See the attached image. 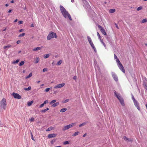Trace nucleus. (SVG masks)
Wrapping results in <instances>:
<instances>
[{"mask_svg":"<svg viewBox=\"0 0 147 147\" xmlns=\"http://www.w3.org/2000/svg\"><path fill=\"white\" fill-rule=\"evenodd\" d=\"M60 9L61 13L65 18H66L68 17L70 20H72L70 15L63 6L60 5Z\"/></svg>","mask_w":147,"mask_h":147,"instance_id":"1","label":"nucleus"},{"mask_svg":"<svg viewBox=\"0 0 147 147\" xmlns=\"http://www.w3.org/2000/svg\"><path fill=\"white\" fill-rule=\"evenodd\" d=\"M0 107L1 109L5 110L7 107V102L5 98H3L0 102Z\"/></svg>","mask_w":147,"mask_h":147,"instance_id":"2","label":"nucleus"},{"mask_svg":"<svg viewBox=\"0 0 147 147\" xmlns=\"http://www.w3.org/2000/svg\"><path fill=\"white\" fill-rule=\"evenodd\" d=\"M57 37V36L55 33L53 32H51L47 36V38L48 40H49L52 38H56Z\"/></svg>","mask_w":147,"mask_h":147,"instance_id":"3","label":"nucleus"},{"mask_svg":"<svg viewBox=\"0 0 147 147\" xmlns=\"http://www.w3.org/2000/svg\"><path fill=\"white\" fill-rule=\"evenodd\" d=\"M56 101V100H52L50 102V105H51V107H55L58 106L59 104V102H55Z\"/></svg>","mask_w":147,"mask_h":147,"instance_id":"4","label":"nucleus"},{"mask_svg":"<svg viewBox=\"0 0 147 147\" xmlns=\"http://www.w3.org/2000/svg\"><path fill=\"white\" fill-rule=\"evenodd\" d=\"M118 65V66L119 67V68L121 69V70L123 72V73L125 72V70L124 69L121 64V63L120 62V61L119 63H117Z\"/></svg>","mask_w":147,"mask_h":147,"instance_id":"5","label":"nucleus"},{"mask_svg":"<svg viewBox=\"0 0 147 147\" xmlns=\"http://www.w3.org/2000/svg\"><path fill=\"white\" fill-rule=\"evenodd\" d=\"M13 97L15 98H17L18 99H20L22 98V97L19 94L16 93L14 92H13L12 94Z\"/></svg>","mask_w":147,"mask_h":147,"instance_id":"6","label":"nucleus"},{"mask_svg":"<svg viewBox=\"0 0 147 147\" xmlns=\"http://www.w3.org/2000/svg\"><path fill=\"white\" fill-rule=\"evenodd\" d=\"M98 27L100 29L101 32L104 35H106L107 34L104 28L100 25H98Z\"/></svg>","mask_w":147,"mask_h":147,"instance_id":"7","label":"nucleus"},{"mask_svg":"<svg viewBox=\"0 0 147 147\" xmlns=\"http://www.w3.org/2000/svg\"><path fill=\"white\" fill-rule=\"evenodd\" d=\"M65 85V84L64 83L57 84L54 87V88L56 89L57 88H60L63 87Z\"/></svg>","mask_w":147,"mask_h":147,"instance_id":"8","label":"nucleus"},{"mask_svg":"<svg viewBox=\"0 0 147 147\" xmlns=\"http://www.w3.org/2000/svg\"><path fill=\"white\" fill-rule=\"evenodd\" d=\"M114 94L115 96L117 98L118 100H121L123 98L121 97L120 94H118L116 92H114Z\"/></svg>","mask_w":147,"mask_h":147,"instance_id":"9","label":"nucleus"},{"mask_svg":"<svg viewBox=\"0 0 147 147\" xmlns=\"http://www.w3.org/2000/svg\"><path fill=\"white\" fill-rule=\"evenodd\" d=\"M57 135L54 134H50L48 135V137L49 138H51L55 137Z\"/></svg>","mask_w":147,"mask_h":147,"instance_id":"10","label":"nucleus"},{"mask_svg":"<svg viewBox=\"0 0 147 147\" xmlns=\"http://www.w3.org/2000/svg\"><path fill=\"white\" fill-rule=\"evenodd\" d=\"M134 102L135 105L137 107L138 109L139 110H140V108L138 102L136 100L134 101Z\"/></svg>","mask_w":147,"mask_h":147,"instance_id":"11","label":"nucleus"},{"mask_svg":"<svg viewBox=\"0 0 147 147\" xmlns=\"http://www.w3.org/2000/svg\"><path fill=\"white\" fill-rule=\"evenodd\" d=\"M112 75L113 77L114 80L116 81H118V78L117 76L115 74H113Z\"/></svg>","mask_w":147,"mask_h":147,"instance_id":"12","label":"nucleus"},{"mask_svg":"<svg viewBox=\"0 0 147 147\" xmlns=\"http://www.w3.org/2000/svg\"><path fill=\"white\" fill-rule=\"evenodd\" d=\"M69 128H70V127H69V125H68L64 126L62 129V130L63 131H65V130L68 129Z\"/></svg>","mask_w":147,"mask_h":147,"instance_id":"13","label":"nucleus"},{"mask_svg":"<svg viewBox=\"0 0 147 147\" xmlns=\"http://www.w3.org/2000/svg\"><path fill=\"white\" fill-rule=\"evenodd\" d=\"M11 47V45H7L5 46L3 48L4 49L7 50L8 49Z\"/></svg>","mask_w":147,"mask_h":147,"instance_id":"14","label":"nucleus"},{"mask_svg":"<svg viewBox=\"0 0 147 147\" xmlns=\"http://www.w3.org/2000/svg\"><path fill=\"white\" fill-rule=\"evenodd\" d=\"M114 57L115 59H116V61L117 63H119L120 61L119 59L117 58V56L115 54H114Z\"/></svg>","mask_w":147,"mask_h":147,"instance_id":"15","label":"nucleus"},{"mask_svg":"<svg viewBox=\"0 0 147 147\" xmlns=\"http://www.w3.org/2000/svg\"><path fill=\"white\" fill-rule=\"evenodd\" d=\"M90 45L91 46V47L92 48V49H94V51L95 52H96V49L93 43L92 42V43L90 44Z\"/></svg>","mask_w":147,"mask_h":147,"instance_id":"16","label":"nucleus"},{"mask_svg":"<svg viewBox=\"0 0 147 147\" xmlns=\"http://www.w3.org/2000/svg\"><path fill=\"white\" fill-rule=\"evenodd\" d=\"M119 101L121 104L123 106H124V101L123 100V98L121 100H119Z\"/></svg>","mask_w":147,"mask_h":147,"instance_id":"17","label":"nucleus"},{"mask_svg":"<svg viewBox=\"0 0 147 147\" xmlns=\"http://www.w3.org/2000/svg\"><path fill=\"white\" fill-rule=\"evenodd\" d=\"M76 123H72L70 124H69V125L70 128L73 127L74 126L76 125Z\"/></svg>","mask_w":147,"mask_h":147,"instance_id":"18","label":"nucleus"},{"mask_svg":"<svg viewBox=\"0 0 147 147\" xmlns=\"http://www.w3.org/2000/svg\"><path fill=\"white\" fill-rule=\"evenodd\" d=\"M67 108H63L62 109L60 110V112L63 113L67 111Z\"/></svg>","mask_w":147,"mask_h":147,"instance_id":"19","label":"nucleus"},{"mask_svg":"<svg viewBox=\"0 0 147 147\" xmlns=\"http://www.w3.org/2000/svg\"><path fill=\"white\" fill-rule=\"evenodd\" d=\"M115 9H110L109 10V12L110 13H112L115 12Z\"/></svg>","mask_w":147,"mask_h":147,"instance_id":"20","label":"nucleus"},{"mask_svg":"<svg viewBox=\"0 0 147 147\" xmlns=\"http://www.w3.org/2000/svg\"><path fill=\"white\" fill-rule=\"evenodd\" d=\"M54 128L53 127H49L48 128V129L46 130V131H51Z\"/></svg>","mask_w":147,"mask_h":147,"instance_id":"21","label":"nucleus"},{"mask_svg":"<svg viewBox=\"0 0 147 147\" xmlns=\"http://www.w3.org/2000/svg\"><path fill=\"white\" fill-rule=\"evenodd\" d=\"M33 102V101L32 100L30 102H28L27 103V105L28 106H30L32 104Z\"/></svg>","mask_w":147,"mask_h":147,"instance_id":"22","label":"nucleus"},{"mask_svg":"<svg viewBox=\"0 0 147 147\" xmlns=\"http://www.w3.org/2000/svg\"><path fill=\"white\" fill-rule=\"evenodd\" d=\"M40 49H41V48L40 47H37L35 48H34L33 49V51H36L40 50Z\"/></svg>","mask_w":147,"mask_h":147,"instance_id":"23","label":"nucleus"},{"mask_svg":"<svg viewBox=\"0 0 147 147\" xmlns=\"http://www.w3.org/2000/svg\"><path fill=\"white\" fill-rule=\"evenodd\" d=\"M31 89V86H29L28 88H24V89L25 90L29 91Z\"/></svg>","mask_w":147,"mask_h":147,"instance_id":"24","label":"nucleus"},{"mask_svg":"<svg viewBox=\"0 0 147 147\" xmlns=\"http://www.w3.org/2000/svg\"><path fill=\"white\" fill-rule=\"evenodd\" d=\"M32 73H30V74H29V75H28V76H26V79H27L29 78H30V77H31L32 76Z\"/></svg>","mask_w":147,"mask_h":147,"instance_id":"25","label":"nucleus"},{"mask_svg":"<svg viewBox=\"0 0 147 147\" xmlns=\"http://www.w3.org/2000/svg\"><path fill=\"white\" fill-rule=\"evenodd\" d=\"M48 110H49V108H47L46 109L42 110L41 111L42 113H45L46 111Z\"/></svg>","mask_w":147,"mask_h":147,"instance_id":"26","label":"nucleus"},{"mask_svg":"<svg viewBox=\"0 0 147 147\" xmlns=\"http://www.w3.org/2000/svg\"><path fill=\"white\" fill-rule=\"evenodd\" d=\"M50 54H47L44 56V58H47L49 57L50 56Z\"/></svg>","mask_w":147,"mask_h":147,"instance_id":"27","label":"nucleus"},{"mask_svg":"<svg viewBox=\"0 0 147 147\" xmlns=\"http://www.w3.org/2000/svg\"><path fill=\"white\" fill-rule=\"evenodd\" d=\"M39 62V58L38 57H37L35 59V62H34L35 63H38Z\"/></svg>","mask_w":147,"mask_h":147,"instance_id":"28","label":"nucleus"},{"mask_svg":"<svg viewBox=\"0 0 147 147\" xmlns=\"http://www.w3.org/2000/svg\"><path fill=\"white\" fill-rule=\"evenodd\" d=\"M146 22H147V19H144L142 20V23H144Z\"/></svg>","mask_w":147,"mask_h":147,"instance_id":"29","label":"nucleus"},{"mask_svg":"<svg viewBox=\"0 0 147 147\" xmlns=\"http://www.w3.org/2000/svg\"><path fill=\"white\" fill-rule=\"evenodd\" d=\"M86 123H82V124H80L79 125V126L80 127H81L84 126V125H86Z\"/></svg>","mask_w":147,"mask_h":147,"instance_id":"30","label":"nucleus"},{"mask_svg":"<svg viewBox=\"0 0 147 147\" xmlns=\"http://www.w3.org/2000/svg\"><path fill=\"white\" fill-rule=\"evenodd\" d=\"M24 64V62L23 61H21L19 64V65L20 66H22Z\"/></svg>","mask_w":147,"mask_h":147,"instance_id":"31","label":"nucleus"},{"mask_svg":"<svg viewBox=\"0 0 147 147\" xmlns=\"http://www.w3.org/2000/svg\"><path fill=\"white\" fill-rule=\"evenodd\" d=\"M61 63H62L61 60H60L57 63V65H60L61 64Z\"/></svg>","mask_w":147,"mask_h":147,"instance_id":"32","label":"nucleus"},{"mask_svg":"<svg viewBox=\"0 0 147 147\" xmlns=\"http://www.w3.org/2000/svg\"><path fill=\"white\" fill-rule=\"evenodd\" d=\"M25 35V33H23L22 34H20L19 36V37H22V36H24Z\"/></svg>","mask_w":147,"mask_h":147,"instance_id":"33","label":"nucleus"},{"mask_svg":"<svg viewBox=\"0 0 147 147\" xmlns=\"http://www.w3.org/2000/svg\"><path fill=\"white\" fill-rule=\"evenodd\" d=\"M142 9V7L141 6H140L137 8V10L138 11L139 10H141Z\"/></svg>","mask_w":147,"mask_h":147,"instance_id":"34","label":"nucleus"},{"mask_svg":"<svg viewBox=\"0 0 147 147\" xmlns=\"http://www.w3.org/2000/svg\"><path fill=\"white\" fill-rule=\"evenodd\" d=\"M63 144L64 145H66L69 144V142L68 141H66L63 142Z\"/></svg>","mask_w":147,"mask_h":147,"instance_id":"35","label":"nucleus"},{"mask_svg":"<svg viewBox=\"0 0 147 147\" xmlns=\"http://www.w3.org/2000/svg\"><path fill=\"white\" fill-rule=\"evenodd\" d=\"M79 133V131H76L75 133L74 134V136H77Z\"/></svg>","mask_w":147,"mask_h":147,"instance_id":"36","label":"nucleus"},{"mask_svg":"<svg viewBox=\"0 0 147 147\" xmlns=\"http://www.w3.org/2000/svg\"><path fill=\"white\" fill-rule=\"evenodd\" d=\"M19 61V59L16 60L15 61H14L13 62V63H18Z\"/></svg>","mask_w":147,"mask_h":147,"instance_id":"37","label":"nucleus"},{"mask_svg":"<svg viewBox=\"0 0 147 147\" xmlns=\"http://www.w3.org/2000/svg\"><path fill=\"white\" fill-rule=\"evenodd\" d=\"M97 34L99 39H100L101 38V37L100 36L99 33L98 32H97Z\"/></svg>","mask_w":147,"mask_h":147,"instance_id":"38","label":"nucleus"},{"mask_svg":"<svg viewBox=\"0 0 147 147\" xmlns=\"http://www.w3.org/2000/svg\"><path fill=\"white\" fill-rule=\"evenodd\" d=\"M144 88L147 90V85L146 84H144Z\"/></svg>","mask_w":147,"mask_h":147,"instance_id":"39","label":"nucleus"},{"mask_svg":"<svg viewBox=\"0 0 147 147\" xmlns=\"http://www.w3.org/2000/svg\"><path fill=\"white\" fill-rule=\"evenodd\" d=\"M123 139L125 140H129L128 138H127L126 136H124L123 137Z\"/></svg>","mask_w":147,"mask_h":147,"instance_id":"40","label":"nucleus"},{"mask_svg":"<svg viewBox=\"0 0 147 147\" xmlns=\"http://www.w3.org/2000/svg\"><path fill=\"white\" fill-rule=\"evenodd\" d=\"M50 88H47L45 90V91L46 92H48L50 90Z\"/></svg>","mask_w":147,"mask_h":147,"instance_id":"41","label":"nucleus"},{"mask_svg":"<svg viewBox=\"0 0 147 147\" xmlns=\"http://www.w3.org/2000/svg\"><path fill=\"white\" fill-rule=\"evenodd\" d=\"M69 101V99H66L64 101V102H63V103H66V102Z\"/></svg>","mask_w":147,"mask_h":147,"instance_id":"42","label":"nucleus"},{"mask_svg":"<svg viewBox=\"0 0 147 147\" xmlns=\"http://www.w3.org/2000/svg\"><path fill=\"white\" fill-rule=\"evenodd\" d=\"M44 104L43 103L41 104L39 106V108H41L42 107L44 106Z\"/></svg>","mask_w":147,"mask_h":147,"instance_id":"43","label":"nucleus"},{"mask_svg":"<svg viewBox=\"0 0 147 147\" xmlns=\"http://www.w3.org/2000/svg\"><path fill=\"white\" fill-rule=\"evenodd\" d=\"M31 139L33 140L34 141V139L33 137V135L31 132Z\"/></svg>","mask_w":147,"mask_h":147,"instance_id":"44","label":"nucleus"},{"mask_svg":"<svg viewBox=\"0 0 147 147\" xmlns=\"http://www.w3.org/2000/svg\"><path fill=\"white\" fill-rule=\"evenodd\" d=\"M19 24H21L23 23V22L22 21H20L19 22Z\"/></svg>","mask_w":147,"mask_h":147,"instance_id":"45","label":"nucleus"},{"mask_svg":"<svg viewBox=\"0 0 147 147\" xmlns=\"http://www.w3.org/2000/svg\"><path fill=\"white\" fill-rule=\"evenodd\" d=\"M87 38H88V41L91 40V39L90 37L88 36Z\"/></svg>","mask_w":147,"mask_h":147,"instance_id":"46","label":"nucleus"},{"mask_svg":"<svg viewBox=\"0 0 147 147\" xmlns=\"http://www.w3.org/2000/svg\"><path fill=\"white\" fill-rule=\"evenodd\" d=\"M48 102V100H45V101L43 103H44V104L45 105V104H46Z\"/></svg>","mask_w":147,"mask_h":147,"instance_id":"47","label":"nucleus"},{"mask_svg":"<svg viewBox=\"0 0 147 147\" xmlns=\"http://www.w3.org/2000/svg\"><path fill=\"white\" fill-rule=\"evenodd\" d=\"M30 120L31 121H33L34 120V118H32L30 119Z\"/></svg>","mask_w":147,"mask_h":147,"instance_id":"48","label":"nucleus"},{"mask_svg":"<svg viewBox=\"0 0 147 147\" xmlns=\"http://www.w3.org/2000/svg\"><path fill=\"white\" fill-rule=\"evenodd\" d=\"M47 69L46 68H44V69H43V71L45 72V71H47Z\"/></svg>","mask_w":147,"mask_h":147,"instance_id":"49","label":"nucleus"},{"mask_svg":"<svg viewBox=\"0 0 147 147\" xmlns=\"http://www.w3.org/2000/svg\"><path fill=\"white\" fill-rule=\"evenodd\" d=\"M21 42V40H18L17 42H16V43L17 44H19Z\"/></svg>","mask_w":147,"mask_h":147,"instance_id":"50","label":"nucleus"},{"mask_svg":"<svg viewBox=\"0 0 147 147\" xmlns=\"http://www.w3.org/2000/svg\"><path fill=\"white\" fill-rule=\"evenodd\" d=\"M132 99L133 100H134V102L136 100H135V98H134V97L133 96H132Z\"/></svg>","mask_w":147,"mask_h":147,"instance_id":"51","label":"nucleus"},{"mask_svg":"<svg viewBox=\"0 0 147 147\" xmlns=\"http://www.w3.org/2000/svg\"><path fill=\"white\" fill-rule=\"evenodd\" d=\"M100 40V41L102 43L103 42V40L102 39H101V38H100V39H99Z\"/></svg>","mask_w":147,"mask_h":147,"instance_id":"52","label":"nucleus"},{"mask_svg":"<svg viewBox=\"0 0 147 147\" xmlns=\"http://www.w3.org/2000/svg\"><path fill=\"white\" fill-rule=\"evenodd\" d=\"M88 42H89L90 44H91L92 43V40L88 41Z\"/></svg>","mask_w":147,"mask_h":147,"instance_id":"53","label":"nucleus"},{"mask_svg":"<svg viewBox=\"0 0 147 147\" xmlns=\"http://www.w3.org/2000/svg\"><path fill=\"white\" fill-rule=\"evenodd\" d=\"M73 79L74 80H76V76H74V77Z\"/></svg>","mask_w":147,"mask_h":147,"instance_id":"54","label":"nucleus"},{"mask_svg":"<svg viewBox=\"0 0 147 147\" xmlns=\"http://www.w3.org/2000/svg\"><path fill=\"white\" fill-rule=\"evenodd\" d=\"M24 31V30H23V29H20V30H19V32H22V31Z\"/></svg>","mask_w":147,"mask_h":147,"instance_id":"55","label":"nucleus"},{"mask_svg":"<svg viewBox=\"0 0 147 147\" xmlns=\"http://www.w3.org/2000/svg\"><path fill=\"white\" fill-rule=\"evenodd\" d=\"M12 10H11V9H9V11H8V13H10V12Z\"/></svg>","mask_w":147,"mask_h":147,"instance_id":"56","label":"nucleus"},{"mask_svg":"<svg viewBox=\"0 0 147 147\" xmlns=\"http://www.w3.org/2000/svg\"><path fill=\"white\" fill-rule=\"evenodd\" d=\"M87 134H84L83 135V137H85V136H86V135Z\"/></svg>","mask_w":147,"mask_h":147,"instance_id":"57","label":"nucleus"},{"mask_svg":"<svg viewBox=\"0 0 147 147\" xmlns=\"http://www.w3.org/2000/svg\"><path fill=\"white\" fill-rule=\"evenodd\" d=\"M11 3H14V1L13 0H12L11 1Z\"/></svg>","mask_w":147,"mask_h":147,"instance_id":"58","label":"nucleus"},{"mask_svg":"<svg viewBox=\"0 0 147 147\" xmlns=\"http://www.w3.org/2000/svg\"><path fill=\"white\" fill-rule=\"evenodd\" d=\"M6 29V28H3V31H5Z\"/></svg>","mask_w":147,"mask_h":147,"instance_id":"59","label":"nucleus"},{"mask_svg":"<svg viewBox=\"0 0 147 147\" xmlns=\"http://www.w3.org/2000/svg\"><path fill=\"white\" fill-rule=\"evenodd\" d=\"M5 5L6 7H7L8 6V4H6Z\"/></svg>","mask_w":147,"mask_h":147,"instance_id":"60","label":"nucleus"},{"mask_svg":"<svg viewBox=\"0 0 147 147\" xmlns=\"http://www.w3.org/2000/svg\"><path fill=\"white\" fill-rule=\"evenodd\" d=\"M71 0V1L72 2V3H73L74 2V0Z\"/></svg>","mask_w":147,"mask_h":147,"instance_id":"61","label":"nucleus"},{"mask_svg":"<svg viewBox=\"0 0 147 147\" xmlns=\"http://www.w3.org/2000/svg\"><path fill=\"white\" fill-rule=\"evenodd\" d=\"M103 45H104V46L105 47H106V45L105 44V43H104L103 44Z\"/></svg>","mask_w":147,"mask_h":147,"instance_id":"62","label":"nucleus"},{"mask_svg":"<svg viewBox=\"0 0 147 147\" xmlns=\"http://www.w3.org/2000/svg\"><path fill=\"white\" fill-rule=\"evenodd\" d=\"M18 21V20L17 19H16L14 21V22H16L17 21Z\"/></svg>","mask_w":147,"mask_h":147,"instance_id":"63","label":"nucleus"},{"mask_svg":"<svg viewBox=\"0 0 147 147\" xmlns=\"http://www.w3.org/2000/svg\"><path fill=\"white\" fill-rule=\"evenodd\" d=\"M55 147H61V146H56Z\"/></svg>","mask_w":147,"mask_h":147,"instance_id":"64","label":"nucleus"}]
</instances>
